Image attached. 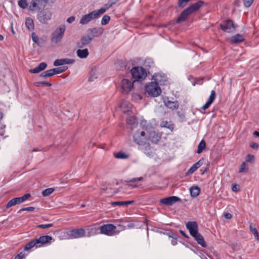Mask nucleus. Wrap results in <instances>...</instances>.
Instances as JSON below:
<instances>
[{
	"label": "nucleus",
	"mask_w": 259,
	"mask_h": 259,
	"mask_svg": "<svg viewBox=\"0 0 259 259\" xmlns=\"http://www.w3.org/2000/svg\"><path fill=\"white\" fill-rule=\"evenodd\" d=\"M126 123L133 130L137 126L138 120L134 117L131 116L126 119Z\"/></svg>",
	"instance_id": "nucleus-26"
},
{
	"label": "nucleus",
	"mask_w": 259,
	"mask_h": 259,
	"mask_svg": "<svg viewBox=\"0 0 259 259\" xmlns=\"http://www.w3.org/2000/svg\"><path fill=\"white\" fill-rule=\"evenodd\" d=\"M115 157L118 159H126L128 157V155L125 154L123 152H119L114 154Z\"/></svg>",
	"instance_id": "nucleus-41"
},
{
	"label": "nucleus",
	"mask_w": 259,
	"mask_h": 259,
	"mask_svg": "<svg viewBox=\"0 0 259 259\" xmlns=\"http://www.w3.org/2000/svg\"><path fill=\"white\" fill-rule=\"evenodd\" d=\"M47 67V63L45 62L40 63L38 66L36 67L31 69L29 70L30 73H38L40 71L45 70Z\"/></svg>",
	"instance_id": "nucleus-23"
},
{
	"label": "nucleus",
	"mask_w": 259,
	"mask_h": 259,
	"mask_svg": "<svg viewBox=\"0 0 259 259\" xmlns=\"http://www.w3.org/2000/svg\"><path fill=\"white\" fill-rule=\"evenodd\" d=\"M134 202V200L125 201H115L112 202V205H123L131 204Z\"/></svg>",
	"instance_id": "nucleus-38"
},
{
	"label": "nucleus",
	"mask_w": 259,
	"mask_h": 259,
	"mask_svg": "<svg viewBox=\"0 0 259 259\" xmlns=\"http://www.w3.org/2000/svg\"><path fill=\"white\" fill-rule=\"evenodd\" d=\"M56 74L54 68L45 71L41 73L40 76L44 77H50Z\"/></svg>",
	"instance_id": "nucleus-32"
},
{
	"label": "nucleus",
	"mask_w": 259,
	"mask_h": 259,
	"mask_svg": "<svg viewBox=\"0 0 259 259\" xmlns=\"http://www.w3.org/2000/svg\"><path fill=\"white\" fill-rule=\"evenodd\" d=\"M18 6L22 8L26 9L28 6V4L26 0H20L18 2Z\"/></svg>",
	"instance_id": "nucleus-46"
},
{
	"label": "nucleus",
	"mask_w": 259,
	"mask_h": 259,
	"mask_svg": "<svg viewBox=\"0 0 259 259\" xmlns=\"http://www.w3.org/2000/svg\"><path fill=\"white\" fill-rule=\"evenodd\" d=\"M253 134L257 137H259V132H257V131H255L254 133H253Z\"/></svg>",
	"instance_id": "nucleus-64"
},
{
	"label": "nucleus",
	"mask_w": 259,
	"mask_h": 259,
	"mask_svg": "<svg viewBox=\"0 0 259 259\" xmlns=\"http://www.w3.org/2000/svg\"><path fill=\"white\" fill-rule=\"evenodd\" d=\"M104 31V29L102 27L94 28L92 30V32L97 35H101Z\"/></svg>",
	"instance_id": "nucleus-47"
},
{
	"label": "nucleus",
	"mask_w": 259,
	"mask_h": 259,
	"mask_svg": "<svg viewBox=\"0 0 259 259\" xmlns=\"http://www.w3.org/2000/svg\"><path fill=\"white\" fill-rule=\"evenodd\" d=\"M160 125L161 127L168 128L171 131H172L174 129V125L171 121H163L161 123Z\"/></svg>",
	"instance_id": "nucleus-34"
},
{
	"label": "nucleus",
	"mask_w": 259,
	"mask_h": 259,
	"mask_svg": "<svg viewBox=\"0 0 259 259\" xmlns=\"http://www.w3.org/2000/svg\"><path fill=\"white\" fill-rule=\"evenodd\" d=\"M247 162L252 163L254 160V156L253 155L248 154L246 157Z\"/></svg>",
	"instance_id": "nucleus-52"
},
{
	"label": "nucleus",
	"mask_w": 259,
	"mask_h": 259,
	"mask_svg": "<svg viewBox=\"0 0 259 259\" xmlns=\"http://www.w3.org/2000/svg\"><path fill=\"white\" fill-rule=\"evenodd\" d=\"M248 170V164L246 162H243L240 165L239 172H246Z\"/></svg>",
	"instance_id": "nucleus-39"
},
{
	"label": "nucleus",
	"mask_w": 259,
	"mask_h": 259,
	"mask_svg": "<svg viewBox=\"0 0 259 259\" xmlns=\"http://www.w3.org/2000/svg\"><path fill=\"white\" fill-rule=\"evenodd\" d=\"M180 233L185 238H188V236L183 231L180 230Z\"/></svg>",
	"instance_id": "nucleus-62"
},
{
	"label": "nucleus",
	"mask_w": 259,
	"mask_h": 259,
	"mask_svg": "<svg viewBox=\"0 0 259 259\" xmlns=\"http://www.w3.org/2000/svg\"><path fill=\"white\" fill-rule=\"evenodd\" d=\"M25 257V254L23 252H20L15 258V259H22Z\"/></svg>",
	"instance_id": "nucleus-58"
},
{
	"label": "nucleus",
	"mask_w": 259,
	"mask_h": 259,
	"mask_svg": "<svg viewBox=\"0 0 259 259\" xmlns=\"http://www.w3.org/2000/svg\"><path fill=\"white\" fill-rule=\"evenodd\" d=\"M250 231L254 235L255 238L257 240H258V239H259V235H258V231H257V229L254 227H253L251 225H250Z\"/></svg>",
	"instance_id": "nucleus-44"
},
{
	"label": "nucleus",
	"mask_w": 259,
	"mask_h": 259,
	"mask_svg": "<svg viewBox=\"0 0 259 259\" xmlns=\"http://www.w3.org/2000/svg\"><path fill=\"white\" fill-rule=\"evenodd\" d=\"M133 139L135 143L139 146H143L147 142V138L145 132L137 131L133 136Z\"/></svg>",
	"instance_id": "nucleus-8"
},
{
	"label": "nucleus",
	"mask_w": 259,
	"mask_h": 259,
	"mask_svg": "<svg viewBox=\"0 0 259 259\" xmlns=\"http://www.w3.org/2000/svg\"><path fill=\"white\" fill-rule=\"evenodd\" d=\"M180 200V199L178 197L171 196L160 199V202L166 205H171Z\"/></svg>",
	"instance_id": "nucleus-16"
},
{
	"label": "nucleus",
	"mask_w": 259,
	"mask_h": 259,
	"mask_svg": "<svg viewBox=\"0 0 259 259\" xmlns=\"http://www.w3.org/2000/svg\"><path fill=\"white\" fill-rule=\"evenodd\" d=\"M77 56L81 59L87 58L89 55V51L87 49H78L76 51Z\"/></svg>",
	"instance_id": "nucleus-28"
},
{
	"label": "nucleus",
	"mask_w": 259,
	"mask_h": 259,
	"mask_svg": "<svg viewBox=\"0 0 259 259\" xmlns=\"http://www.w3.org/2000/svg\"><path fill=\"white\" fill-rule=\"evenodd\" d=\"M25 25L29 30H32L34 28V22L32 18L28 17L25 21Z\"/></svg>",
	"instance_id": "nucleus-33"
},
{
	"label": "nucleus",
	"mask_w": 259,
	"mask_h": 259,
	"mask_svg": "<svg viewBox=\"0 0 259 259\" xmlns=\"http://www.w3.org/2000/svg\"><path fill=\"white\" fill-rule=\"evenodd\" d=\"M93 38L90 36H82L77 42V47L79 48H82L90 44Z\"/></svg>",
	"instance_id": "nucleus-17"
},
{
	"label": "nucleus",
	"mask_w": 259,
	"mask_h": 259,
	"mask_svg": "<svg viewBox=\"0 0 259 259\" xmlns=\"http://www.w3.org/2000/svg\"><path fill=\"white\" fill-rule=\"evenodd\" d=\"M34 246H36V247H40V245H38L36 238L32 240V241L26 244L24 247V250H29Z\"/></svg>",
	"instance_id": "nucleus-29"
},
{
	"label": "nucleus",
	"mask_w": 259,
	"mask_h": 259,
	"mask_svg": "<svg viewBox=\"0 0 259 259\" xmlns=\"http://www.w3.org/2000/svg\"><path fill=\"white\" fill-rule=\"evenodd\" d=\"M68 67L67 66H62L58 68H54L56 74L62 73L65 71L67 69Z\"/></svg>",
	"instance_id": "nucleus-45"
},
{
	"label": "nucleus",
	"mask_w": 259,
	"mask_h": 259,
	"mask_svg": "<svg viewBox=\"0 0 259 259\" xmlns=\"http://www.w3.org/2000/svg\"><path fill=\"white\" fill-rule=\"evenodd\" d=\"M75 19V18L74 16H71V17H69L68 18H67V22L69 23H71L74 21Z\"/></svg>",
	"instance_id": "nucleus-60"
},
{
	"label": "nucleus",
	"mask_w": 259,
	"mask_h": 259,
	"mask_svg": "<svg viewBox=\"0 0 259 259\" xmlns=\"http://www.w3.org/2000/svg\"><path fill=\"white\" fill-rule=\"evenodd\" d=\"M193 237L199 244L203 247H206V244L204 239V238L200 233H198L195 235V237Z\"/></svg>",
	"instance_id": "nucleus-27"
},
{
	"label": "nucleus",
	"mask_w": 259,
	"mask_h": 259,
	"mask_svg": "<svg viewBox=\"0 0 259 259\" xmlns=\"http://www.w3.org/2000/svg\"><path fill=\"white\" fill-rule=\"evenodd\" d=\"M98 18H99V16L96 11L94 10L88 14L83 15L79 20V24L81 25H85L94 19H96Z\"/></svg>",
	"instance_id": "nucleus-9"
},
{
	"label": "nucleus",
	"mask_w": 259,
	"mask_h": 259,
	"mask_svg": "<svg viewBox=\"0 0 259 259\" xmlns=\"http://www.w3.org/2000/svg\"><path fill=\"white\" fill-rule=\"evenodd\" d=\"M186 227L192 237H195L198 233V226L197 222L194 221L188 222L186 224Z\"/></svg>",
	"instance_id": "nucleus-11"
},
{
	"label": "nucleus",
	"mask_w": 259,
	"mask_h": 259,
	"mask_svg": "<svg viewBox=\"0 0 259 259\" xmlns=\"http://www.w3.org/2000/svg\"><path fill=\"white\" fill-rule=\"evenodd\" d=\"M34 246H36V247H40V245H38L36 238L32 240V241L26 244L24 247V250H29Z\"/></svg>",
	"instance_id": "nucleus-30"
},
{
	"label": "nucleus",
	"mask_w": 259,
	"mask_h": 259,
	"mask_svg": "<svg viewBox=\"0 0 259 259\" xmlns=\"http://www.w3.org/2000/svg\"><path fill=\"white\" fill-rule=\"evenodd\" d=\"M52 13L49 9H44L38 13L37 18L39 22L42 24H47L51 20Z\"/></svg>",
	"instance_id": "nucleus-4"
},
{
	"label": "nucleus",
	"mask_w": 259,
	"mask_h": 259,
	"mask_svg": "<svg viewBox=\"0 0 259 259\" xmlns=\"http://www.w3.org/2000/svg\"><path fill=\"white\" fill-rule=\"evenodd\" d=\"M65 29L64 25H61L57 28L52 34L51 41L56 44L60 42L64 36Z\"/></svg>",
	"instance_id": "nucleus-2"
},
{
	"label": "nucleus",
	"mask_w": 259,
	"mask_h": 259,
	"mask_svg": "<svg viewBox=\"0 0 259 259\" xmlns=\"http://www.w3.org/2000/svg\"><path fill=\"white\" fill-rule=\"evenodd\" d=\"M224 217L226 219H230L232 217V215L229 212H226L224 213Z\"/></svg>",
	"instance_id": "nucleus-61"
},
{
	"label": "nucleus",
	"mask_w": 259,
	"mask_h": 259,
	"mask_svg": "<svg viewBox=\"0 0 259 259\" xmlns=\"http://www.w3.org/2000/svg\"><path fill=\"white\" fill-rule=\"evenodd\" d=\"M143 178L142 177H139V178H133L128 181H126V185L132 186L133 187H137V186L136 185H132L131 183H137L139 181H141L143 180Z\"/></svg>",
	"instance_id": "nucleus-35"
},
{
	"label": "nucleus",
	"mask_w": 259,
	"mask_h": 259,
	"mask_svg": "<svg viewBox=\"0 0 259 259\" xmlns=\"http://www.w3.org/2000/svg\"><path fill=\"white\" fill-rule=\"evenodd\" d=\"M164 103V105L170 109H177L179 107V104L177 101L173 102L168 100H165Z\"/></svg>",
	"instance_id": "nucleus-25"
},
{
	"label": "nucleus",
	"mask_w": 259,
	"mask_h": 259,
	"mask_svg": "<svg viewBox=\"0 0 259 259\" xmlns=\"http://www.w3.org/2000/svg\"><path fill=\"white\" fill-rule=\"evenodd\" d=\"M143 146H144V152L145 154L148 156H150L152 152L149 144L146 142V144Z\"/></svg>",
	"instance_id": "nucleus-37"
},
{
	"label": "nucleus",
	"mask_w": 259,
	"mask_h": 259,
	"mask_svg": "<svg viewBox=\"0 0 259 259\" xmlns=\"http://www.w3.org/2000/svg\"><path fill=\"white\" fill-rule=\"evenodd\" d=\"M153 79L158 85H164L167 81L166 76L163 73H155L153 76Z\"/></svg>",
	"instance_id": "nucleus-12"
},
{
	"label": "nucleus",
	"mask_w": 259,
	"mask_h": 259,
	"mask_svg": "<svg viewBox=\"0 0 259 259\" xmlns=\"http://www.w3.org/2000/svg\"><path fill=\"white\" fill-rule=\"evenodd\" d=\"M197 169L196 168V167H195V166H194V165H193L192 166H191L189 169L188 170V171L186 172V175L187 176H188L190 174H193L194 172H195Z\"/></svg>",
	"instance_id": "nucleus-51"
},
{
	"label": "nucleus",
	"mask_w": 259,
	"mask_h": 259,
	"mask_svg": "<svg viewBox=\"0 0 259 259\" xmlns=\"http://www.w3.org/2000/svg\"><path fill=\"white\" fill-rule=\"evenodd\" d=\"M49 0H32L31 5L29 6L30 11H33L34 8L39 6H45L48 2Z\"/></svg>",
	"instance_id": "nucleus-18"
},
{
	"label": "nucleus",
	"mask_w": 259,
	"mask_h": 259,
	"mask_svg": "<svg viewBox=\"0 0 259 259\" xmlns=\"http://www.w3.org/2000/svg\"><path fill=\"white\" fill-rule=\"evenodd\" d=\"M37 85L40 86V85H47L48 87H51L52 85V84L50 82H47V81H41L37 82Z\"/></svg>",
	"instance_id": "nucleus-55"
},
{
	"label": "nucleus",
	"mask_w": 259,
	"mask_h": 259,
	"mask_svg": "<svg viewBox=\"0 0 259 259\" xmlns=\"http://www.w3.org/2000/svg\"><path fill=\"white\" fill-rule=\"evenodd\" d=\"M30 196V194L28 193L25 194L22 197L13 198L7 204L6 207L8 208L16 204H20L25 201Z\"/></svg>",
	"instance_id": "nucleus-10"
},
{
	"label": "nucleus",
	"mask_w": 259,
	"mask_h": 259,
	"mask_svg": "<svg viewBox=\"0 0 259 259\" xmlns=\"http://www.w3.org/2000/svg\"><path fill=\"white\" fill-rule=\"evenodd\" d=\"M53 238L48 235L40 236L39 238H36L38 245H40V246L50 242Z\"/></svg>",
	"instance_id": "nucleus-21"
},
{
	"label": "nucleus",
	"mask_w": 259,
	"mask_h": 259,
	"mask_svg": "<svg viewBox=\"0 0 259 259\" xmlns=\"http://www.w3.org/2000/svg\"><path fill=\"white\" fill-rule=\"evenodd\" d=\"M203 4L204 2L203 1H199L185 9L177 19V22L180 23L185 21L189 15L198 10Z\"/></svg>",
	"instance_id": "nucleus-1"
},
{
	"label": "nucleus",
	"mask_w": 259,
	"mask_h": 259,
	"mask_svg": "<svg viewBox=\"0 0 259 259\" xmlns=\"http://www.w3.org/2000/svg\"><path fill=\"white\" fill-rule=\"evenodd\" d=\"M85 231L82 228L74 229L70 231V236L74 239L83 237L85 236Z\"/></svg>",
	"instance_id": "nucleus-13"
},
{
	"label": "nucleus",
	"mask_w": 259,
	"mask_h": 259,
	"mask_svg": "<svg viewBox=\"0 0 259 259\" xmlns=\"http://www.w3.org/2000/svg\"><path fill=\"white\" fill-rule=\"evenodd\" d=\"M215 98V92L214 90L211 91L210 95L206 103L201 107V109L206 110L208 108Z\"/></svg>",
	"instance_id": "nucleus-20"
},
{
	"label": "nucleus",
	"mask_w": 259,
	"mask_h": 259,
	"mask_svg": "<svg viewBox=\"0 0 259 259\" xmlns=\"http://www.w3.org/2000/svg\"><path fill=\"white\" fill-rule=\"evenodd\" d=\"M232 190L234 192H238L239 191V186L238 185L235 184L232 186Z\"/></svg>",
	"instance_id": "nucleus-59"
},
{
	"label": "nucleus",
	"mask_w": 259,
	"mask_h": 259,
	"mask_svg": "<svg viewBox=\"0 0 259 259\" xmlns=\"http://www.w3.org/2000/svg\"><path fill=\"white\" fill-rule=\"evenodd\" d=\"M35 208L34 207H24L21 208L19 212L23 211H33L34 210Z\"/></svg>",
	"instance_id": "nucleus-54"
},
{
	"label": "nucleus",
	"mask_w": 259,
	"mask_h": 259,
	"mask_svg": "<svg viewBox=\"0 0 259 259\" xmlns=\"http://www.w3.org/2000/svg\"><path fill=\"white\" fill-rule=\"evenodd\" d=\"M75 62L74 59L64 58L57 59L54 62V65L55 66H62L64 64H72Z\"/></svg>",
	"instance_id": "nucleus-19"
},
{
	"label": "nucleus",
	"mask_w": 259,
	"mask_h": 259,
	"mask_svg": "<svg viewBox=\"0 0 259 259\" xmlns=\"http://www.w3.org/2000/svg\"><path fill=\"white\" fill-rule=\"evenodd\" d=\"M203 160L200 159L197 162L195 163L194 165L195 166L197 169L199 168L203 164Z\"/></svg>",
	"instance_id": "nucleus-56"
},
{
	"label": "nucleus",
	"mask_w": 259,
	"mask_h": 259,
	"mask_svg": "<svg viewBox=\"0 0 259 259\" xmlns=\"http://www.w3.org/2000/svg\"><path fill=\"white\" fill-rule=\"evenodd\" d=\"M237 27L234 22L231 20H227L223 22L220 25L221 28L227 33H231L235 31Z\"/></svg>",
	"instance_id": "nucleus-7"
},
{
	"label": "nucleus",
	"mask_w": 259,
	"mask_h": 259,
	"mask_svg": "<svg viewBox=\"0 0 259 259\" xmlns=\"http://www.w3.org/2000/svg\"><path fill=\"white\" fill-rule=\"evenodd\" d=\"M254 0H243V4L245 7H249L252 4Z\"/></svg>",
	"instance_id": "nucleus-53"
},
{
	"label": "nucleus",
	"mask_w": 259,
	"mask_h": 259,
	"mask_svg": "<svg viewBox=\"0 0 259 259\" xmlns=\"http://www.w3.org/2000/svg\"><path fill=\"white\" fill-rule=\"evenodd\" d=\"M131 74L135 80H139L140 79H144L147 76V73L143 67H136L131 70Z\"/></svg>",
	"instance_id": "nucleus-5"
},
{
	"label": "nucleus",
	"mask_w": 259,
	"mask_h": 259,
	"mask_svg": "<svg viewBox=\"0 0 259 259\" xmlns=\"http://www.w3.org/2000/svg\"><path fill=\"white\" fill-rule=\"evenodd\" d=\"M127 106L128 109H130L131 107V104L129 103L126 102V101H123L121 103L120 107L121 108H123L124 107ZM128 111V109L123 110V111L124 112H127Z\"/></svg>",
	"instance_id": "nucleus-48"
},
{
	"label": "nucleus",
	"mask_w": 259,
	"mask_h": 259,
	"mask_svg": "<svg viewBox=\"0 0 259 259\" xmlns=\"http://www.w3.org/2000/svg\"><path fill=\"white\" fill-rule=\"evenodd\" d=\"M190 194L192 197H195L198 196L200 192V189L198 186H192L190 189Z\"/></svg>",
	"instance_id": "nucleus-31"
},
{
	"label": "nucleus",
	"mask_w": 259,
	"mask_h": 259,
	"mask_svg": "<svg viewBox=\"0 0 259 259\" xmlns=\"http://www.w3.org/2000/svg\"><path fill=\"white\" fill-rule=\"evenodd\" d=\"M144 65L145 67H152L154 66L153 60L151 58H147L145 60Z\"/></svg>",
	"instance_id": "nucleus-40"
},
{
	"label": "nucleus",
	"mask_w": 259,
	"mask_h": 259,
	"mask_svg": "<svg viewBox=\"0 0 259 259\" xmlns=\"http://www.w3.org/2000/svg\"><path fill=\"white\" fill-rule=\"evenodd\" d=\"M206 147V143L204 140H202L199 143L197 150V153L200 154Z\"/></svg>",
	"instance_id": "nucleus-36"
},
{
	"label": "nucleus",
	"mask_w": 259,
	"mask_h": 259,
	"mask_svg": "<svg viewBox=\"0 0 259 259\" xmlns=\"http://www.w3.org/2000/svg\"><path fill=\"white\" fill-rule=\"evenodd\" d=\"M145 89L149 95L154 97L158 96L161 92L159 85L153 81L147 84L145 87Z\"/></svg>",
	"instance_id": "nucleus-3"
},
{
	"label": "nucleus",
	"mask_w": 259,
	"mask_h": 259,
	"mask_svg": "<svg viewBox=\"0 0 259 259\" xmlns=\"http://www.w3.org/2000/svg\"><path fill=\"white\" fill-rule=\"evenodd\" d=\"M116 3V2H113L112 1H109V2L104 5L103 7L100 8V9L95 10L98 14L99 17L102 14H103L104 13L106 12L107 10H108L109 8H111Z\"/></svg>",
	"instance_id": "nucleus-15"
},
{
	"label": "nucleus",
	"mask_w": 259,
	"mask_h": 259,
	"mask_svg": "<svg viewBox=\"0 0 259 259\" xmlns=\"http://www.w3.org/2000/svg\"><path fill=\"white\" fill-rule=\"evenodd\" d=\"M250 146L254 149H258L259 148V145L256 143H251Z\"/></svg>",
	"instance_id": "nucleus-57"
},
{
	"label": "nucleus",
	"mask_w": 259,
	"mask_h": 259,
	"mask_svg": "<svg viewBox=\"0 0 259 259\" xmlns=\"http://www.w3.org/2000/svg\"><path fill=\"white\" fill-rule=\"evenodd\" d=\"M121 86L123 92L128 93L133 88V82L127 79H123L121 82Z\"/></svg>",
	"instance_id": "nucleus-14"
},
{
	"label": "nucleus",
	"mask_w": 259,
	"mask_h": 259,
	"mask_svg": "<svg viewBox=\"0 0 259 259\" xmlns=\"http://www.w3.org/2000/svg\"><path fill=\"white\" fill-rule=\"evenodd\" d=\"M32 40L36 43L38 46H39V38L36 34L33 32L31 35Z\"/></svg>",
	"instance_id": "nucleus-49"
},
{
	"label": "nucleus",
	"mask_w": 259,
	"mask_h": 259,
	"mask_svg": "<svg viewBox=\"0 0 259 259\" xmlns=\"http://www.w3.org/2000/svg\"><path fill=\"white\" fill-rule=\"evenodd\" d=\"M149 140L152 143H157L161 139V136L155 131H151L149 133Z\"/></svg>",
	"instance_id": "nucleus-22"
},
{
	"label": "nucleus",
	"mask_w": 259,
	"mask_h": 259,
	"mask_svg": "<svg viewBox=\"0 0 259 259\" xmlns=\"http://www.w3.org/2000/svg\"><path fill=\"white\" fill-rule=\"evenodd\" d=\"M245 40L244 37L240 34L232 36L230 38V41L232 44H239Z\"/></svg>",
	"instance_id": "nucleus-24"
},
{
	"label": "nucleus",
	"mask_w": 259,
	"mask_h": 259,
	"mask_svg": "<svg viewBox=\"0 0 259 259\" xmlns=\"http://www.w3.org/2000/svg\"><path fill=\"white\" fill-rule=\"evenodd\" d=\"M110 20V17L108 15H104L101 20V24L102 25H105L107 24Z\"/></svg>",
	"instance_id": "nucleus-43"
},
{
	"label": "nucleus",
	"mask_w": 259,
	"mask_h": 259,
	"mask_svg": "<svg viewBox=\"0 0 259 259\" xmlns=\"http://www.w3.org/2000/svg\"><path fill=\"white\" fill-rule=\"evenodd\" d=\"M53 226L52 224H41L37 226V227L38 228L41 229H47Z\"/></svg>",
	"instance_id": "nucleus-50"
},
{
	"label": "nucleus",
	"mask_w": 259,
	"mask_h": 259,
	"mask_svg": "<svg viewBox=\"0 0 259 259\" xmlns=\"http://www.w3.org/2000/svg\"><path fill=\"white\" fill-rule=\"evenodd\" d=\"M171 243L173 245H175L177 243V241L176 238L172 239L171 241Z\"/></svg>",
	"instance_id": "nucleus-63"
},
{
	"label": "nucleus",
	"mask_w": 259,
	"mask_h": 259,
	"mask_svg": "<svg viewBox=\"0 0 259 259\" xmlns=\"http://www.w3.org/2000/svg\"><path fill=\"white\" fill-rule=\"evenodd\" d=\"M116 228V227L111 224L103 225L100 228V233L108 236H113L119 232L115 231Z\"/></svg>",
	"instance_id": "nucleus-6"
},
{
	"label": "nucleus",
	"mask_w": 259,
	"mask_h": 259,
	"mask_svg": "<svg viewBox=\"0 0 259 259\" xmlns=\"http://www.w3.org/2000/svg\"><path fill=\"white\" fill-rule=\"evenodd\" d=\"M54 191V189L52 188H50L45 189L42 192V195L44 196H48L51 195Z\"/></svg>",
	"instance_id": "nucleus-42"
}]
</instances>
